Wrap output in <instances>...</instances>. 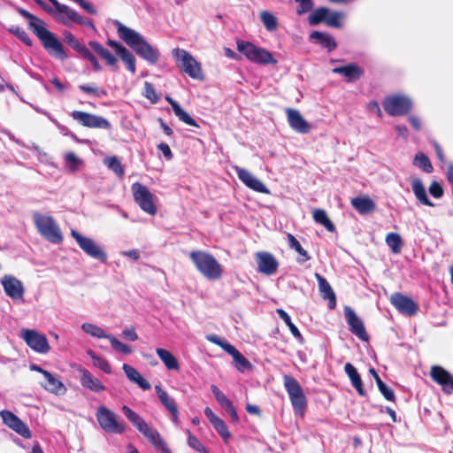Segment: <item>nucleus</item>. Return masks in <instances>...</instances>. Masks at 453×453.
Here are the masks:
<instances>
[{
	"label": "nucleus",
	"mask_w": 453,
	"mask_h": 453,
	"mask_svg": "<svg viewBox=\"0 0 453 453\" xmlns=\"http://www.w3.org/2000/svg\"><path fill=\"white\" fill-rule=\"evenodd\" d=\"M287 239L289 247L295 250L299 254V257L297 259L298 263L303 264L311 259V257L309 256L308 252L301 246L298 240L292 234H288Z\"/></svg>",
	"instance_id": "nucleus-36"
},
{
	"label": "nucleus",
	"mask_w": 453,
	"mask_h": 453,
	"mask_svg": "<svg viewBox=\"0 0 453 453\" xmlns=\"http://www.w3.org/2000/svg\"><path fill=\"white\" fill-rule=\"evenodd\" d=\"M188 445L199 453H210L198 438L194 436L191 432L187 429Z\"/></svg>",
	"instance_id": "nucleus-58"
},
{
	"label": "nucleus",
	"mask_w": 453,
	"mask_h": 453,
	"mask_svg": "<svg viewBox=\"0 0 453 453\" xmlns=\"http://www.w3.org/2000/svg\"><path fill=\"white\" fill-rule=\"evenodd\" d=\"M7 30L10 34L15 35L19 41H21L27 46L31 47L33 45V41L29 37L28 34L19 26H12Z\"/></svg>",
	"instance_id": "nucleus-49"
},
{
	"label": "nucleus",
	"mask_w": 453,
	"mask_h": 453,
	"mask_svg": "<svg viewBox=\"0 0 453 453\" xmlns=\"http://www.w3.org/2000/svg\"><path fill=\"white\" fill-rule=\"evenodd\" d=\"M173 112H174L175 116L178 117V119L180 121L184 122L185 124L193 126V127H199L197 122L186 111H184L180 107V106L174 105Z\"/></svg>",
	"instance_id": "nucleus-51"
},
{
	"label": "nucleus",
	"mask_w": 453,
	"mask_h": 453,
	"mask_svg": "<svg viewBox=\"0 0 453 453\" xmlns=\"http://www.w3.org/2000/svg\"><path fill=\"white\" fill-rule=\"evenodd\" d=\"M87 354L92 359L94 366L99 368L107 374H111L112 372L111 367L107 360L97 356L96 352L91 349L88 350Z\"/></svg>",
	"instance_id": "nucleus-45"
},
{
	"label": "nucleus",
	"mask_w": 453,
	"mask_h": 453,
	"mask_svg": "<svg viewBox=\"0 0 453 453\" xmlns=\"http://www.w3.org/2000/svg\"><path fill=\"white\" fill-rule=\"evenodd\" d=\"M261 21L268 31H274L278 23L275 16L267 11H264L260 14Z\"/></svg>",
	"instance_id": "nucleus-52"
},
{
	"label": "nucleus",
	"mask_w": 453,
	"mask_h": 453,
	"mask_svg": "<svg viewBox=\"0 0 453 453\" xmlns=\"http://www.w3.org/2000/svg\"><path fill=\"white\" fill-rule=\"evenodd\" d=\"M211 425L213 426L217 433L221 436L224 442L227 443L228 440L231 438V434L228 431L226 423L221 418H219Z\"/></svg>",
	"instance_id": "nucleus-55"
},
{
	"label": "nucleus",
	"mask_w": 453,
	"mask_h": 453,
	"mask_svg": "<svg viewBox=\"0 0 453 453\" xmlns=\"http://www.w3.org/2000/svg\"><path fill=\"white\" fill-rule=\"evenodd\" d=\"M283 381L295 413L303 416L307 407V399L300 383L289 375H284Z\"/></svg>",
	"instance_id": "nucleus-5"
},
{
	"label": "nucleus",
	"mask_w": 453,
	"mask_h": 453,
	"mask_svg": "<svg viewBox=\"0 0 453 453\" xmlns=\"http://www.w3.org/2000/svg\"><path fill=\"white\" fill-rule=\"evenodd\" d=\"M257 263L258 271L266 275H272L277 272L279 263L269 252L262 251L257 253Z\"/></svg>",
	"instance_id": "nucleus-20"
},
{
	"label": "nucleus",
	"mask_w": 453,
	"mask_h": 453,
	"mask_svg": "<svg viewBox=\"0 0 453 453\" xmlns=\"http://www.w3.org/2000/svg\"><path fill=\"white\" fill-rule=\"evenodd\" d=\"M35 35L40 40L45 50L56 59L64 61L68 58L62 42L44 26L41 29L35 27Z\"/></svg>",
	"instance_id": "nucleus-4"
},
{
	"label": "nucleus",
	"mask_w": 453,
	"mask_h": 453,
	"mask_svg": "<svg viewBox=\"0 0 453 453\" xmlns=\"http://www.w3.org/2000/svg\"><path fill=\"white\" fill-rule=\"evenodd\" d=\"M65 162L69 172L75 173L82 165V160L73 152H68L65 156Z\"/></svg>",
	"instance_id": "nucleus-50"
},
{
	"label": "nucleus",
	"mask_w": 453,
	"mask_h": 453,
	"mask_svg": "<svg viewBox=\"0 0 453 453\" xmlns=\"http://www.w3.org/2000/svg\"><path fill=\"white\" fill-rule=\"evenodd\" d=\"M413 163L427 173H432L434 170L429 157L423 152H418L415 155Z\"/></svg>",
	"instance_id": "nucleus-47"
},
{
	"label": "nucleus",
	"mask_w": 453,
	"mask_h": 453,
	"mask_svg": "<svg viewBox=\"0 0 453 453\" xmlns=\"http://www.w3.org/2000/svg\"><path fill=\"white\" fill-rule=\"evenodd\" d=\"M34 223L39 234L51 243L58 244L63 241L60 228L51 216L35 212Z\"/></svg>",
	"instance_id": "nucleus-3"
},
{
	"label": "nucleus",
	"mask_w": 453,
	"mask_h": 453,
	"mask_svg": "<svg viewBox=\"0 0 453 453\" xmlns=\"http://www.w3.org/2000/svg\"><path fill=\"white\" fill-rule=\"evenodd\" d=\"M72 236L77 242L79 247L90 257L103 264L107 262L106 252L91 238L83 236L75 230H72Z\"/></svg>",
	"instance_id": "nucleus-9"
},
{
	"label": "nucleus",
	"mask_w": 453,
	"mask_h": 453,
	"mask_svg": "<svg viewBox=\"0 0 453 453\" xmlns=\"http://www.w3.org/2000/svg\"><path fill=\"white\" fill-rule=\"evenodd\" d=\"M344 317L349 331L361 341L368 342L369 335L365 330V324L351 307H344Z\"/></svg>",
	"instance_id": "nucleus-12"
},
{
	"label": "nucleus",
	"mask_w": 453,
	"mask_h": 453,
	"mask_svg": "<svg viewBox=\"0 0 453 453\" xmlns=\"http://www.w3.org/2000/svg\"><path fill=\"white\" fill-rule=\"evenodd\" d=\"M156 353L168 370H180V365L177 358L170 351L157 348L156 349Z\"/></svg>",
	"instance_id": "nucleus-34"
},
{
	"label": "nucleus",
	"mask_w": 453,
	"mask_h": 453,
	"mask_svg": "<svg viewBox=\"0 0 453 453\" xmlns=\"http://www.w3.org/2000/svg\"><path fill=\"white\" fill-rule=\"evenodd\" d=\"M429 193L434 198H441L443 196V188L437 181H433L429 187Z\"/></svg>",
	"instance_id": "nucleus-63"
},
{
	"label": "nucleus",
	"mask_w": 453,
	"mask_h": 453,
	"mask_svg": "<svg viewBox=\"0 0 453 453\" xmlns=\"http://www.w3.org/2000/svg\"><path fill=\"white\" fill-rule=\"evenodd\" d=\"M334 73H339L346 78L348 82H353L364 75V70L357 64H349L333 69Z\"/></svg>",
	"instance_id": "nucleus-26"
},
{
	"label": "nucleus",
	"mask_w": 453,
	"mask_h": 453,
	"mask_svg": "<svg viewBox=\"0 0 453 453\" xmlns=\"http://www.w3.org/2000/svg\"><path fill=\"white\" fill-rule=\"evenodd\" d=\"M312 217L315 222L322 225L325 226V228L330 232L334 233L335 232V226L334 223L329 219L327 217V214L325 210L322 209H315L312 211Z\"/></svg>",
	"instance_id": "nucleus-37"
},
{
	"label": "nucleus",
	"mask_w": 453,
	"mask_h": 453,
	"mask_svg": "<svg viewBox=\"0 0 453 453\" xmlns=\"http://www.w3.org/2000/svg\"><path fill=\"white\" fill-rule=\"evenodd\" d=\"M329 14V9L326 7H319L315 9L309 16L308 21L311 26H317L326 20V15Z\"/></svg>",
	"instance_id": "nucleus-43"
},
{
	"label": "nucleus",
	"mask_w": 453,
	"mask_h": 453,
	"mask_svg": "<svg viewBox=\"0 0 453 453\" xmlns=\"http://www.w3.org/2000/svg\"><path fill=\"white\" fill-rule=\"evenodd\" d=\"M236 173L239 180L242 181L250 189L262 193L269 194L270 190L267 187L257 178L252 175L248 170L236 167Z\"/></svg>",
	"instance_id": "nucleus-19"
},
{
	"label": "nucleus",
	"mask_w": 453,
	"mask_h": 453,
	"mask_svg": "<svg viewBox=\"0 0 453 453\" xmlns=\"http://www.w3.org/2000/svg\"><path fill=\"white\" fill-rule=\"evenodd\" d=\"M80 373V382L83 388L95 393H101L106 389L102 381L95 377L88 370L81 368Z\"/></svg>",
	"instance_id": "nucleus-22"
},
{
	"label": "nucleus",
	"mask_w": 453,
	"mask_h": 453,
	"mask_svg": "<svg viewBox=\"0 0 453 453\" xmlns=\"http://www.w3.org/2000/svg\"><path fill=\"white\" fill-rule=\"evenodd\" d=\"M252 62L260 65H276L277 59L273 58L271 52L264 48L258 47Z\"/></svg>",
	"instance_id": "nucleus-39"
},
{
	"label": "nucleus",
	"mask_w": 453,
	"mask_h": 453,
	"mask_svg": "<svg viewBox=\"0 0 453 453\" xmlns=\"http://www.w3.org/2000/svg\"><path fill=\"white\" fill-rule=\"evenodd\" d=\"M310 40L326 49L328 52L334 50L337 47L335 39L329 34L320 31H313L310 34Z\"/></svg>",
	"instance_id": "nucleus-27"
},
{
	"label": "nucleus",
	"mask_w": 453,
	"mask_h": 453,
	"mask_svg": "<svg viewBox=\"0 0 453 453\" xmlns=\"http://www.w3.org/2000/svg\"><path fill=\"white\" fill-rule=\"evenodd\" d=\"M350 203L361 215L370 214L376 210V203L374 201L366 196L353 197Z\"/></svg>",
	"instance_id": "nucleus-25"
},
{
	"label": "nucleus",
	"mask_w": 453,
	"mask_h": 453,
	"mask_svg": "<svg viewBox=\"0 0 453 453\" xmlns=\"http://www.w3.org/2000/svg\"><path fill=\"white\" fill-rule=\"evenodd\" d=\"M119 37L127 44L136 54L151 65L157 63L159 50L151 46L144 37L135 30L123 25L119 20L114 21Z\"/></svg>",
	"instance_id": "nucleus-1"
},
{
	"label": "nucleus",
	"mask_w": 453,
	"mask_h": 453,
	"mask_svg": "<svg viewBox=\"0 0 453 453\" xmlns=\"http://www.w3.org/2000/svg\"><path fill=\"white\" fill-rule=\"evenodd\" d=\"M233 358L234 366L239 372H244L247 370L252 369L250 362L240 351Z\"/></svg>",
	"instance_id": "nucleus-56"
},
{
	"label": "nucleus",
	"mask_w": 453,
	"mask_h": 453,
	"mask_svg": "<svg viewBox=\"0 0 453 453\" xmlns=\"http://www.w3.org/2000/svg\"><path fill=\"white\" fill-rule=\"evenodd\" d=\"M1 284L7 296L18 300L24 296V286L22 282L12 275H4L1 279Z\"/></svg>",
	"instance_id": "nucleus-18"
},
{
	"label": "nucleus",
	"mask_w": 453,
	"mask_h": 453,
	"mask_svg": "<svg viewBox=\"0 0 453 453\" xmlns=\"http://www.w3.org/2000/svg\"><path fill=\"white\" fill-rule=\"evenodd\" d=\"M17 11L22 17L29 20L28 27L34 34H35L36 31L35 27L41 29L45 26V22L43 20L32 14L28 11L23 8H18Z\"/></svg>",
	"instance_id": "nucleus-40"
},
{
	"label": "nucleus",
	"mask_w": 453,
	"mask_h": 453,
	"mask_svg": "<svg viewBox=\"0 0 453 453\" xmlns=\"http://www.w3.org/2000/svg\"><path fill=\"white\" fill-rule=\"evenodd\" d=\"M144 436L157 450H160L162 453H172L160 434L155 428H150Z\"/></svg>",
	"instance_id": "nucleus-33"
},
{
	"label": "nucleus",
	"mask_w": 453,
	"mask_h": 453,
	"mask_svg": "<svg viewBox=\"0 0 453 453\" xmlns=\"http://www.w3.org/2000/svg\"><path fill=\"white\" fill-rule=\"evenodd\" d=\"M157 148L159 151H161V153L163 154V156L165 157V158L166 160H172L173 157V154L169 147L168 144L165 143V142H160L157 145Z\"/></svg>",
	"instance_id": "nucleus-64"
},
{
	"label": "nucleus",
	"mask_w": 453,
	"mask_h": 453,
	"mask_svg": "<svg viewBox=\"0 0 453 453\" xmlns=\"http://www.w3.org/2000/svg\"><path fill=\"white\" fill-rule=\"evenodd\" d=\"M430 376L434 381L441 386L442 390L447 394L453 392V375L439 365L431 367Z\"/></svg>",
	"instance_id": "nucleus-17"
},
{
	"label": "nucleus",
	"mask_w": 453,
	"mask_h": 453,
	"mask_svg": "<svg viewBox=\"0 0 453 453\" xmlns=\"http://www.w3.org/2000/svg\"><path fill=\"white\" fill-rule=\"evenodd\" d=\"M390 302L401 314L405 316H413L418 311V303L400 292L392 294Z\"/></svg>",
	"instance_id": "nucleus-14"
},
{
	"label": "nucleus",
	"mask_w": 453,
	"mask_h": 453,
	"mask_svg": "<svg viewBox=\"0 0 453 453\" xmlns=\"http://www.w3.org/2000/svg\"><path fill=\"white\" fill-rule=\"evenodd\" d=\"M0 416L3 419L4 424L12 428L17 434H19V435L26 439L31 438L32 433L28 426L11 411H1Z\"/></svg>",
	"instance_id": "nucleus-16"
},
{
	"label": "nucleus",
	"mask_w": 453,
	"mask_h": 453,
	"mask_svg": "<svg viewBox=\"0 0 453 453\" xmlns=\"http://www.w3.org/2000/svg\"><path fill=\"white\" fill-rule=\"evenodd\" d=\"M318 280L319 289L322 297L328 300V308L333 310L336 306V296L329 282L319 273H315Z\"/></svg>",
	"instance_id": "nucleus-24"
},
{
	"label": "nucleus",
	"mask_w": 453,
	"mask_h": 453,
	"mask_svg": "<svg viewBox=\"0 0 453 453\" xmlns=\"http://www.w3.org/2000/svg\"><path fill=\"white\" fill-rule=\"evenodd\" d=\"M277 313L280 318L285 322V324L289 328L291 334L297 340V342L301 344L304 342V339L301 334L299 329L296 326V325L292 322L290 316L282 309H278Z\"/></svg>",
	"instance_id": "nucleus-38"
},
{
	"label": "nucleus",
	"mask_w": 453,
	"mask_h": 453,
	"mask_svg": "<svg viewBox=\"0 0 453 453\" xmlns=\"http://www.w3.org/2000/svg\"><path fill=\"white\" fill-rule=\"evenodd\" d=\"M121 60L126 64L127 68L132 73H134L136 71L135 67V57L134 54L128 50L127 48L119 55Z\"/></svg>",
	"instance_id": "nucleus-53"
},
{
	"label": "nucleus",
	"mask_w": 453,
	"mask_h": 453,
	"mask_svg": "<svg viewBox=\"0 0 453 453\" xmlns=\"http://www.w3.org/2000/svg\"><path fill=\"white\" fill-rule=\"evenodd\" d=\"M288 122L289 127L297 133L308 134L311 131V125L303 119L299 111L287 109Z\"/></svg>",
	"instance_id": "nucleus-21"
},
{
	"label": "nucleus",
	"mask_w": 453,
	"mask_h": 453,
	"mask_svg": "<svg viewBox=\"0 0 453 453\" xmlns=\"http://www.w3.org/2000/svg\"><path fill=\"white\" fill-rule=\"evenodd\" d=\"M78 88L82 92L92 95L97 98L104 97L107 96V91L105 89L98 88L97 87L88 84H81L78 86Z\"/></svg>",
	"instance_id": "nucleus-57"
},
{
	"label": "nucleus",
	"mask_w": 453,
	"mask_h": 453,
	"mask_svg": "<svg viewBox=\"0 0 453 453\" xmlns=\"http://www.w3.org/2000/svg\"><path fill=\"white\" fill-rule=\"evenodd\" d=\"M382 106L390 116H403L411 110L412 102L405 96L395 95L386 97Z\"/></svg>",
	"instance_id": "nucleus-10"
},
{
	"label": "nucleus",
	"mask_w": 453,
	"mask_h": 453,
	"mask_svg": "<svg viewBox=\"0 0 453 453\" xmlns=\"http://www.w3.org/2000/svg\"><path fill=\"white\" fill-rule=\"evenodd\" d=\"M64 41L66 42L73 50H74L79 55H81L82 52L86 50L88 48L84 43H81L74 35H73L69 31H65L64 33Z\"/></svg>",
	"instance_id": "nucleus-44"
},
{
	"label": "nucleus",
	"mask_w": 453,
	"mask_h": 453,
	"mask_svg": "<svg viewBox=\"0 0 453 453\" xmlns=\"http://www.w3.org/2000/svg\"><path fill=\"white\" fill-rule=\"evenodd\" d=\"M196 270L208 280H219L223 274V269L218 260L210 253L194 250L189 254Z\"/></svg>",
	"instance_id": "nucleus-2"
},
{
	"label": "nucleus",
	"mask_w": 453,
	"mask_h": 453,
	"mask_svg": "<svg viewBox=\"0 0 453 453\" xmlns=\"http://www.w3.org/2000/svg\"><path fill=\"white\" fill-rule=\"evenodd\" d=\"M369 372L372 375L373 379L376 381L377 387L382 395L390 402H395L396 397L392 388L388 387L380 379L379 374L377 373L374 368H370Z\"/></svg>",
	"instance_id": "nucleus-35"
},
{
	"label": "nucleus",
	"mask_w": 453,
	"mask_h": 453,
	"mask_svg": "<svg viewBox=\"0 0 453 453\" xmlns=\"http://www.w3.org/2000/svg\"><path fill=\"white\" fill-rule=\"evenodd\" d=\"M155 390L161 403L171 413L173 421L177 422L179 418V411L175 400L169 396L166 391H165L160 385H156Z\"/></svg>",
	"instance_id": "nucleus-23"
},
{
	"label": "nucleus",
	"mask_w": 453,
	"mask_h": 453,
	"mask_svg": "<svg viewBox=\"0 0 453 453\" xmlns=\"http://www.w3.org/2000/svg\"><path fill=\"white\" fill-rule=\"evenodd\" d=\"M236 44L237 50L240 53L243 54L247 58V59L252 62L258 47L250 42L243 40L237 41Z\"/></svg>",
	"instance_id": "nucleus-41"
},
{
	"label": "nucleus",
	"mask_w": 453,
	"mask_h": 453,
	"mask_svg": "<svg viewBox=\"0 0 453 453\" xmlns=\"http://www.w3.org/2000/svg\"><path fill=\"white\" fill-rule=\"evenodd\" d=\"M81 57H82L83 58L88 60L92 66H93V69L96 71V72H100L102 70V66L101 65L99 64L97 58L95 57V55L89 50L88 48L86 49V50L84 52H82L81 55H80Z\"/></svg>",
	"instance_id": "nucleus-61"
},
{
	"label": "nucleus",
	"mask_w": 453,
	"mask_h": 453,
	"mask_svg": "<svg viewBox=\"0 0 453 453\" xmlns=\"http://www.w3.org/2000/svg\"><path fill=\"white\" fill-rule=\"evenodd\" d=\"M386 243L393 253L398 254L401 251L403 241L399 234L389 233L386 237Z\"/></svg>",
	"instance_id": "nucleus-48"
},
{
	"label": "nucleus",
	"mask_w": 453,
	"mask_h": 453,
	"mask_svg": "<svg viewBox=\"0 0 453 453\" xmlns=\"http://www.w3.org/2000/svg\"><path fill=\"white\" fill-rule=\"evenodd\" d=\"M131 188L134 199L140 208L150 215H155L157 209L155 204V196L150 189L140 182H134Z\"/></svg>",
	"instance_id": "nucleus-6"
},
{
	"label": "nucleus",
	"mask_w": 453,
	"mask_h": 453,
	"mask_svg": "<svg viewBox=\"0 0 453 453\" xmlns=\"http://www.w3.org/2000/svg\"><path fill=\"white\" fill-rule=\"evenodd\" d=\"M104 165L112 171L119 178H122L125 174L124 167L116 156H111L104 158Z\"/></svg>",
	"instance_id": "nucleus-42"
},
{
	"label": "nucleus",
	"mask_w": 453,
	"mask_h": 453,
	"mask_svg": "<svg viewBox=\"0 0 453 453\" xmlns=\"http://www.w3.org/2000/svg\"><path fill=\"white\" fill-rule=\"evenodd\" d=\"M122 368L129 380L136 383L143 390L150 389V383L136 369L127 364H124Z\"/></svg>",
	"instance_id": "nucleus-29"
},
{
	"label": "nucleus",
	"mask_w": 453,
	"mask_h": 453,
	"mask_svg": "<svg viewBox=\"0 0 453 453\" xmlns=\"http://www.w3.org/2000/svg\"><path fill=\"white\" fill-rule=\"evenodd\" d=\"M108 340L110 341L111 345L114 350L125 355H129L132 353V348L129 345L118 340L114 335L111 334Z\"/></svg>",
	"instance_id": "nucleus-54"
},
{
	"label": "nucleus",
	"mask_w": 453,
	"mask_h": 453,
	"mask_svg": "<svg viewBox=\"0 0 453 453\" xmlns=\"http://www.w3.org/2000/svg\"><path fill=\"white\" fill-rule=\"evenodd\" d=\"M173 57L181 63V69L192 79L202 81L203 75L200 64L194 57L183 49L173 50Z\"/></svg>",
	"instance_id": "nucleus-7"
},
{
	"label": "nucleus",
	"mask_w": 453,
	"mask_h": 453,
	"mask_svg": "<svg viewBox=\"0 0 453 453\" xmlns=\"http://www.w3.org/2000/svg\"><path fill=\"white\" fill-rule=\"evenodd\" d=\"M344 371L349 376L351 381V385L356 388L358 395L361 396L366 395V392L363 388L362 379L355 366L350 363H346L344 366Z\"/></svg>",
	"instance_id": "nucleus-28"
},
{
	"label": "nucleus",
	"mask_w": 453,
	"mask_h": 453,
	"mask_svg": "<svg viewBox=\"0 0 453 453\" xmlns=\"http://www.w3.org/2000/svg\"><path fill=\"white\" fill-rule=\"evenodd\" d=\"M96 419L104 431L111 434H123L126 430L123 423L118 420L116 413L105 406H100L96 411Z\"/></svg>",
	"instance_id": "nucleus-8"
},
{
	"label": "nucleus",
	"mask_w": 453,
	"mask_h": 453,
	"mask_svg": "<svg viewBox=\"0 0 453 453\" xmlns=\"http://www.w3.org/2000/svg\"><path fill=\"white\" fill-rule=\"evenodd\" d=\"M411 188L416 198L420 202V203L430 207L434 206V203L428 198L426 190L420 179H413L411 180Z\"/></svg>",
	"instance_id": "nucleus-31"
},
{
	"label": "nucleus",
	"mask_w": 453,
	"mask_h": 453,
	"mask_svg": "<svg viewBox=\"0 0 453 453\" xmlns=\"http://www.w3.org/2000/svg\"><path fill=\"white\" fill-rule=\"evenodd\" d=\"M143 96L150 100L151 104H157L159 101V96L156 92L154 85L149 81L144 83Z\"/></svg>",
	"instance_id": "nucleus-59"
},
{
	"label": "nucleus",
	"mask_w": 453,
	"mask_h": 453,
	"mask_svg": "<svg viewBox=\"0 0 453 453\" xmlns=\"http://www.w3.org/2000/svg\"><path fill=\"white\" fill-rule=\"evenodd\" d=\"M50 2L54 7L56 8V11L59 13H63L66 15L67 19H62L60 21L64 25H67L68 21H73L79 25H84L92 30H96V26L94 22L90 19H85L83 17H81L75 10L70 8L69 6L63 4L59 3L58 0H48Z\"/></svg>",
	"instance_id": "nucleus-13"
},
{
	"label": "nucleus",
	"mask_w": 453,
	"mask_h": 453,
	"mask_svg": "<svg viewBox=\"0 0 453 453\" xmlns=\"http://www.w3.org/2000/svg\"><path fill=\"white\" fill-rule=\"evenodd\" d=\"M342 17V13L339 12H331L329 10V14L326 15V24L328 27L341 28L342 27L340 19Z\"/></svg>",
	"instance_id": "nucleus-60"
},
{
	"label": "nucleus",
	"mask_w": 453,
	"mask_h": 453,
	"mask_svg": "<svg viewBox=\"0 0 453 453\" xmlns=\"http://www.w3.org/2000/svg\"><path fill=\"white\" fill-rule=\"evenodd\" d=\"M81 329L94 336V337H96V338H99V339H102V338H105V339H109L111 334H106L104 329H102L100 326L95 325V324H92V323H83L81 325Z\"/></svg>",
	"instance_id": "nucleus-46"
},
{
	"label": "nucleus",
	"mask_w": 453,
	"mask_h": 453,
	"mask_svg": "<svg viewBox=\"0 0 453 453\" xmlns=\"http://www.w3.org/2000/svg\"><path fill=\"white\" fill-rule=\"evenodd\" d=\"M296 3L299 4L296 13L298 15H303L310 11H311L313 7L312 0H296Z\"/></svg>",
	"instance_id": "nucleus-62"
},
{
	"label": "nucleus",
	"mask_w": 453,
	"mask_h": 453,
	"mask_svg": "<svg viewBox=\"0 0 453 453\" xmlns=\"http://www.w3.org/2000/svg\"><path fill=\"white\" fill-rule=\"evenodd\" d=\"M21 335L27 346L33 350L43 354L50 350V345L45 335L32 329H23Z\"/></svg>",
	"instance_id": "nucleus-15"
},
{
	"label": "nucleus",
	"mask_w": 453,
	"mask_h": 453,
	"mask_svg": "<svg viewBox=\"0 0 453 453\" xmlns=\"http://www.w3.org/2000/svg\"><path fill=\"white\" fill-rule=\"evenodd\" d=\"M71 116L74 120L86 127L104 129H110L111 127V123L102 116L81 111H73Z\"/></svg>",
	"instance_id": "nucleus-11"
},
{
	"label": "nucleus",
	"mask_w": 453,
	"mask_h": 453,
	"mask_svg": "<svg viewBox=\"0 0 453 453\" xmlns=\"http://www.w3.org/2000/svg\"><path fill=\"white\" fill-rule=\"evenodd\" d=\"M88 46L110 66H117V58L96 41H89Z\"/></svg>",
	"instance_id": "nucleus-30"
},
{
	"label": "nucleus",
	"mask_w": 453,
	"mask_h": 453,
	"mask_svg": "<svg viewBox=\"0 0 453 453\" xmlns=\"http://www.w3.org/2000/svg\"><path fill=\"white\" fill-rule=\"evenodd\" d=\"M45 383L43 388L53 394H64L66 391L65 385L50 372H44Z\"/></svg>",
	"instance_id": "nucleus-32"
}]
</instances>
